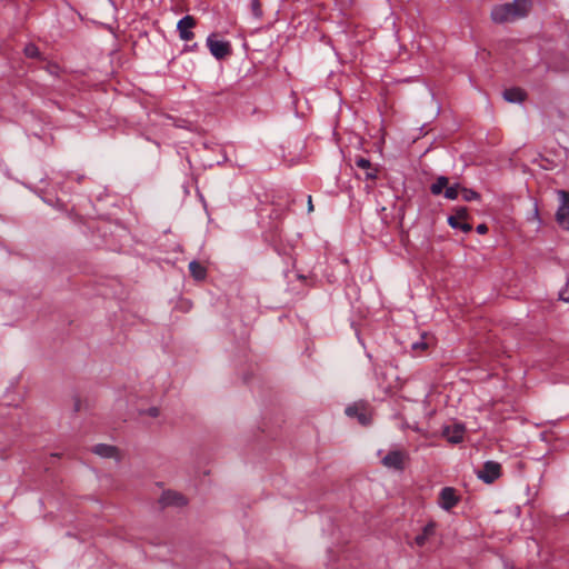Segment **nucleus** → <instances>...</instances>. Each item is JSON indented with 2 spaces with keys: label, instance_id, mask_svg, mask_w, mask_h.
Instances as JSON below:
<instances>
[{
  "label": "nucleus",
  "instance_id": "9",
  "mask_svg": "<svg viewBox=\"0 0 569 569\" xmlns=\"http://www.w3.org/2000/svg\"><path fill=\"white\" fill-rule=\"evenodd\" d=\"M466 428L461 423H455L443 428L442 435L451 443H459L462 441Z\"/></svg>",
  "mask_w": 569,
  "mask_h": 569
},
{
  "label": "nucleus",
  "instance_id": "5",
  "mask_svg": "<svg viewBox=\"0 0 569 569\" xmlns=\"http://www.w3.org/2000/svg\"><path fill=\"white\" fill-rule=\"evenodd\" d=\"M459 502L456 489L452 487H445L439 492L438 505L441 509L449 511Z\"/></svg>",
  "mask_w": 569,
  "mask_h": 569
},
{
  "label": "nucleus",
  "instance_id": "8",
  "mask_svg": "<svg viewBox=\"0 0 569 569\" xmlns=\"http://www.w3.org/2000/svg\"><path fill=\"white\" fill-rule=\"evenodd\" d=\"M405 458H406L405 452H402L400 450H393V451L388 452L383 457L382 463L385 467L390 468V469L403 470Z\"/></svg>",
  "mask_w": 569,
  "mask_h": 569
},
{
  "label": "nucleus",
  "instance_id": "1",
  "mask_svg": "<svg viewBox=\"0 0 569 569\" xmlns=\"http://www.w3.org/2000/svg\"><path fill=\"white\" fill-rule=\"evenodd\" d=\"M529 9V0H513L512 2L496 6L491 10V19L496 23L511 22L526 17Z\"/></svg>",
  "mask_w": 569,
  "mask_h": 569
},
{
  "label": "nucleus",
  "instance_id": "22",
  "mask_svg": "<svg viewBox=\"0 0 569 569\" xmlns=\"http://www.w3.org/2000/svg\"><path fill=\"white\" fill-rule=\"evenodd\" d=\"M139 415H148L152 418H157L160 415V410L158 407H150L147 410H141Z\"/></svg>",
  "mask_w": 569,
  "mask_h": 569
},
{
  "label": "nucleus",
  "instance_id": "23",
  "mask_svg": "<svg viewBox=\"0 0 569 569\" xmlns=\"http://www.w3.org/2000/svg\"><path fill=\"white\" fill-rule=\"evenodd\" d=\"M411 347L413 350H425L428 345L421 339L420 341L413 342Z\"/></svg>",
  "mask_w": 569,
  "mask_h": 569
},
{
  "label": "nucleus",
  "instance_id": "19",
  "mask_svg": "<svg viewBox=\"0 0 569 569\" xmlns=\"http://www.w3.org/2000/svg\"><path fill=\"white\" fill-rule=\"evenodd\" d=\"M461 196L465 201L478 200L480 198L478 192L467 188H461Z\"/></svg>",
  "mask_w": 569,
  "mask_h": 569
},
{
  "label": "nucleus",
  "instance_id": "26",
  "mask_svg": "<svg viewBox=\"0 0 569 569\" xmlns=\"http://www.w3.org/2000/svg\"><path fill=\"white\" fill-rule=\"evenodd\" d=\"M313 210V204H312V200H311V196L308 197V211H312Z\"/></svg>",
  "mask_w": 569,
  "mask_h": 569
},
{
  "label": "nucleus",
  "instance_id": "4",
  "mask_svg": "<svg viewBox=\"0 0 569 569\" xmlns=\"http://www.w3.org/2000/svg\"><path fill=\"white\" fill-rule=\"evenodd\" d=\"M501 466L496 461H487L480 470L477 471V476L486 483H491L500 477Z\"/></svg>",
  "mask_w": 569,
  "mask_h": 569
},
{
  "label": "nucleus",
  "instance_id": "17",
  "mask_svg": "<svg viewBox=\"0 0 569 569\" xmlns=\"http://www.w3.org/2000/svg\"><path fill=\"white\" fill-rule=\"evenodd\" d=\"M449 183V180L445 176H440L436 179V181L431 184L430 191L432 194H440L443 189L446 190L447 186Z\"/></svg>",
  "mask_w": 569,
  "mask_h": 569
},
{
  "label": "nucleus",
  "instance_id": "24",
  "mask_svg": "<svg viewBox=\"0 0 569 569\" xmlns=\"http://www.w3.org/2000/svg\"><path fill=\"white\" fill-rule=\"evenodd\" d=\"M560 299L569 302V286L560 292Z\"/></svg>",
  "mask_w": 569,
  "mask_h": 569
},
{
  "label": "nucleus",
  "instance_id": "16",
  "mask_svg": "<svg viewBox=\"0 0 569 569\" xmlns=\"http://www.w3.org/2000/svg\"><path fill=\"white\" fill-rule=\"evenodd\" d=\"M189 270H190L191 276L196 280H202L206 278V274H207L206 268L196 260H193L189 263Z\"/></svg>",
  "mask_w": 569,
  "mask_h": 569
},
{
  "label": "nucleus",
  "instance_id": "2",
  "mask_svg": "<svg viewBox=\"0 0 569 569\" xmlns=\"http://www.w3.org/2000/svg\"><path fill=\"white\" fill-rule=\"evenodd\" d=\"M557 194L560 206L556 213V220L561 228L569 231V192L566 190H558Z\"/></svg>",
  "mask_w": 569,
  "mask_h": 569
},
{
  "label": "nucleus",
  "instance_id": "3",
  "mask_svg": "<svg viewBox=\"0 0 569 569\" xmlns=\"http://www.w3.org/2000/svg\"><path fill=\"white\" fill-rule=\"evenodd\" d=\"M207 46L211 52V54L216 59H223L229 56L231 52L230 43L227 41L218 40L216 34H210L207 38Z\"/></svg>",
  "mask_w": 569,
  "mask_h": 569
},
{
  "label": "nucleus",
  "instance_id": "20",
  "mask_svg": "<svg viewBox=\"0 0 569 569\" xmlns=\"http://www.w3.org/2000/svg\"><path fill=\"white\" fill-rule=\"evenodd\" d=\"M250 8L254 18L260 19L262 17V9L259 0H251Z\"/></svg>",
  "mask_w": 569,
  "mask_h": 569
},
{
  "label": "nucleus",
  "instance_id": "21",
  "mask_svg": "<svg viewBox=\"0 0 569 569\" xmlns=\"http://www.w3.org/2000/svg\"><path fill=\"white\" fill-rule=\"evenodd\" d=\"M24 53L29 58H37L40 54L39 49L32 43L24 47Z\"/></svg>",
  "mask_w": 569,
  "mask_h": 569
},
{
  "label": "nucleus",
  "instance_id": "15",
  "mask_svg": "<svg viewBox=\"0 0 569 569\" xmlns=\"http://www.w3.org/2000/svg\"><path fill=\"white\" fill-rule=\"evenodd\" d=\"M436 530V523L433 521H430L422 530V533L418 535L415 539V542L418 546H423L429 537H431L435 533Z\"/></svg>",
  "mask_w": 569,
  "mask_h": 569
},
{
  "label": "nucleus",
  "instance_id": "18",
  "mask_svg": "<svg viewBox=\"0 0 569 569\" xmlns=\"http://www.w3.org/2000/svg\"><path fill=\"white\" fill-rule=\"evenodd\" d=\"M461 188L460 184L456 183L453 186H447L446 190H445V198L449 199V200H455L458 198L459 193L461 192Z\"/></svg>",
  "mask_w": 569,
  "mask_h": 569
},
{
  "label": "nucleus",
  "instance_id": "12",
  "mask_svg": "<svg viewBox=\"0 0 569 569\" xmlns=\"http://www.w3.org/2000/svg\"><path fill=\"white\" fill-rule=\"evenodd\" d=\"M92 452L102 458H114L119 459L118 449L114 446L99 443L92 448Z\"/></svg>",
  "mask_w": 569,
  "mask_h": 569
},
{
  "label": "nucleus",
  "instance_id": "10",
  "mask_svg": "<svg viewBox=\"0 0 569 569\" xmlns=\"http://www.w3.org/2000/svg\"><path fill=\"white\" fill-rule=\"evenodd\" d=\"M346 415L349 418H356L360 425L367 426L370 423L369 412L365 409L362 405L355 403L346 408Z\"/></svg>",
  "mask_w": 569,
  "mask_h": 569
},
{
  "label": "nucleus",
  "instance_id": "13",
  "mask_svg": "<svg viewBox=\"0 0 569 569\" xmlns=\"http://www.w3.org/2000/svg\"><path fill=\"white\" fill-rule=\"evenodd\" d=\"M355 163L358 168L365 170L367 179L375 180L377 178V169L372 167L371 162L368 159L358 157L355 160Z\"/></svg>",
  "mask_w": 569,
  "mask_h": 569
},
{
  "label": "nucleus",
  "instance_id": "6",
  "mask_svg": "<svg viewBox=\"0 0 569 569\" xmlns=\"http://www.w3.org/2000/svg\"><path fill=\"white\" fill-rule=\"evenodd\" d=\"M468 217V210L465 207H460L456 210L455 216H450L448 218V223L453 229H460L463 232H469L471 230V224L466 222Z\"/></svg>",
  "mask_w": 569,
  "mask_h": 569
},
{
  "label": "nucleus",
  "instance_id": "11",
  "mask_svg": "<svg viewBox=\"0 0 569 569\" xmlns=\"http://www.w3.org/2000/svg\"><path fill=\"white\" fill-rule=\"evenodd\" d=\"M160 503L167 506H184L187 503L186 498L174 491H166L160 498Z\"/></svg>",
  "mask_w": 569,
  "mask_h": 569
},
{
  "label": "nucleus",
  "instance_id": "7",
  "mask_svg": "<svg viewBox=\"0 0 569 569\" xmlns=\"http://www.w3.org/2000/svg\"><path fill=\"white\" fill-rule=\"evenodd\" d=\"M196 26V19L192 16H184L177 23L180 39L183 41L191 40L194 34L191 29Z\"/></svg>",
  "mask_w": 569,
  "mask_h": 569
},
{
  "label": "nucleus",
  "instance_id": "14",
  "mask_svg": "<svg viewBox=\"0 0 569 569\" xmlns=\"http://www.w3.org/2000/svg\"><path fill=\"white\" fill-rule=\"evenodd\" d=\"M526 93L519 88H510L503 91V98L508 102L517 103L525 100Z\"/></svg>",
  "mask_w": 569,
  "mask_h": 569
},
{
  "label": "nucleus",
  "instance_id": "25",
  "mask_svg": "<svg viewBox=\"0 0 569 569\" xmlns=\"http://www.w3.org/2000/svg\"><path fill=\"white\" fill-rule=\"evenodd\" d=\"M477 232L483 234L488 231V227L485 223L478 224L476 228Z\"/></svg>",
  "mask_w": 569,
  "mask_h": 569
}]
</instances>
